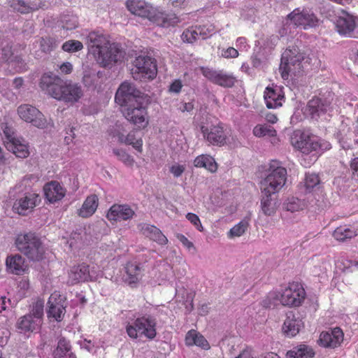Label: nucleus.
<instances>
[{
  "instance_id": "nucleus-3",
  "label": "nucleus",
  "mask_w": 358,
  "mask_h": 358,
  "mask_svg": "<svg viewBox=\"0 0 358 358\" xmlns=\"http://www.w3.org/2000/svg\"><path fill=\"white\" fill-rule=\"evenodd\" d=\"M87 44L90 51L103 66L117 62L122 56L117 45L111 44L107 36L99 31H91L87 37Z\"/></svg>"
},
{
  "instance_id": "nucleus-42",
  "label": "nucleus",
  "mask_w": 358,
  "mask_h": 358,
  "mask_svg": "<svg viewBox=\"0 0 358 358\" xmlns=\"http://www.w3.org/2000/svg\"><path fill=\"white\" fill-rule=\"evenodd\" d=\"M199 37L198 25L187 27L181 35L182 41L187 43H194Z\"/></svg>"
},
{
  "instance_id": "nucleus-62",
  "label": "nucleus",
  "mask_w": 358,
  "mask_h": 358,
  "mask_svg": "<svg viewBox=\"0 0 358 358\" xmlns=\"http://www.w3.org/2000/svg\"><path fill=\"white\" fill-rule=\"evenodd\" d=\"M350 169H351L353 177L358 178V157H355L351 160Z\"/></svg>"
},
{
  "instance_id": "nucleus-14",
  "label": "nucleus",
  "mask_w": 358,
  "mask_h": 358,
  "mask_svg": "<svg viewBox=\"0 0 358 358\" xmlns=\"http://www.w3.org/2000/svg\"><path fill=\"white\" fill-rule=\"evenodd\" d=\"M202 75L210 83L225 88L232 87L236 83V77L223 70H216L208 66L200 68Z\"/></svg>"
},
{
  "instance_id": "nucleus-61",
  "label": "nucleus",
  "mask_w": 358,
  "mask_h": 358,
  "mask_svg": "<svg viewBox=\"0 0 358 358\" xmlns=\"http://www.w3.org/2000/svg\"><path fill=\"white\" fill-rule=\"evenodd\" d=\"M59 69L62 73L69 74L73 71V65L70 62H64L59 66Z\"/></svg>"
},
{
  "instance_id": "nucleus-40",
  "label": "nucleus",
  "mask_w": 358,
  "mask_h": 358,
  "mask_svg": "<svg viewBox=\"0 0 358 358\" xmlns=\"http://www.w3.org/2000/svg\"><path fill=\"white\" fill-rule=\"evenodd\" d=\"M304 187L306 193H310L320 187V179L315 173H307L304 179Z\"/></svg>"
},
{
  "instance_id": "nucleus-55",
  "label": "nucleus",
  "mask_w": 358,
  "mask_h": 358,
  "mask_svg": "<svg viewBox=\"0 0 358 358\" xmlns=\"http://www.w3.org/2000/svg\"><path fill=\"white\" fill-rule=\"evenodd\" d=\"M186 218L196 228L197 230L199 231H203V227L197 215L192 213H188L186 215Z\"/></svg>"
},
{
  "instance_id": "nucleus-39",
  "label": "nucleus",
  "mask_w": 358,
  "mask_h": 358,
  "mask_svg": "<svg viewBox=\"0 0 358 358\" xmlns=\"http://www.w3.org/2000/svg\"><path fill=\"white\" fill-rule=\"evenodd\" d=\"M357 235V231L347 225H341L336 227L332 234L333 237L339 242L347 241Z\"/></svg>"
},
{
  "instance_id": "nucleus-64",
  "label": "nucleus",
  "mask_w": 358,
  "mask_h": 358,
  "mask_svg": "<svg viewBox=\"0 0 358 358\" xmlns=\"http://www.w3.org/2000/svg\"><path fill=\"white\" fill-rule=\"evenodd\" d=\"M24 83V80L22 78H16L13 80V84L15 89L20 88Z\"/></svg>"
},
{
  "instance_id": "nucleus-10",
  "label": "nucleus",
  "mask_w": 358,
  "mask_h": 358,
  "mask_svg": "<svg viewBox=\"0 0 358 358\" xmlns=\"http://www.w3.org/2000/svg\"><path fill=\"white\" fill-rule=\"evenodd\" d=\"M303 59V57L299 52L298 48L295 47L287 48L282 54L279 68L282 78L287 80L291 71L300 69Z\"/></svg>"
},
{
  "instance_id": "nucleus-36",
  "label": "nucleus",
  "mask_w": 358,
  "mask_h": 358,
  "mask_svg": "<svg viewBox=\"0 0 358 358\" xmlns=\"http://www.w3.org/2000/svg\"><path fill=\"white\" fill-rule=\"evenodd\" d=\"M315 351L311 346L301 344L286 353V358H312L315 356Z\"/></svg>"
},
{
  "instance_id": "nucleus-34",
  "label": "nucleus",
  "mask_w": 358,
  "mask_h": 358,
  "mask_svg": "<svg viewBox=\"0 0 358 358\" xmlns=\"http://www.w3.org/2000/svg\"><path fill=\"white\" fill-rule=\"evenodd\" d=\"M6 147L8 150L12 151L17 157L24 159L29 155V145L21 137L11 142L10 144Z\"/></svg>"
},
{
  "instance_id": "nucleus-57",
  "label": "nucleus",
  "mask_w": 358,
  "mask_h": 358,
  "mask_svg": "<svg viewBox=\"0 0 358 358\" xmlns=\"http://www.w3.org/2000/svg\"><path fill=\"white\" fill-rule=\"evenodd\" d=\"M185 170L184 165L174 164L171 166L170 172L174 176V177H180Z\"/></svg>"
},
{
  "instance_id": "nucleus-30",
  "label": "nucleus",
  "mask_w": 358,
  "mask_h": 358,
  "mask_svg": "<svg viewBox=\"0 0 358 358\" xmlns=\"http://www.w3.org/2000/svg\"><path fill=\"white\" fill-rule=\"evenodd\" d=\"M99 206V198L96 194H90L85 199L82 206L78 210L77 214L83 218H88L96 211Z\"/></svg>"
},
{
  "instance_id": "nucleus-27",
  "label": "nucleus",
  "mask_w": 358,
  "mask_h": 358,
  "mask_svg": "<svg viewBox=\"0 0 358 358\" xmlns=\"http://www.w3.org/2000/svg\"><path fill=\"white\" fill-rule=\"evenodd\" d=\"M150 22L162 27L168 28L177 25L180 22V19L175 13H164L155 8Z\"/></svg>"
},
{
  "instance_id": "nucleus-11",
  "label": "nucleus",
  "mask_w": 358,
  "mask_h": 358,
  "mask_svg": "<svg viewBox=\"0 0 358 358\" xmlns=\"http://www.w3.org/2000/svg\"><path fill=\"white\" fill-rule=\"evenodd\" d=\"M115 102L121 106L138 103L144 101L143 94L134 84L129 82H123L116 92Z\"/></svg>"
},
{
  "instance_id": "nucleus-17",
  "label": "nucleus",
  "mask_w": 358,
  "mask_h": 358,
  "mask_svg": "<svg viewBox=\"0 0 358 358\" xmlns=\"http://www.w3.org/2000/svg\"><path fill=\"white\" fill-rule=\"evenodd\" d=\"M344 333L340 327L331 328L320 333L317 343L320 346L335 349L343 342Z\"/></svg>"
},
{
  "instance_id": "nucleus-58",
  "label": "nucleus",
  "mask_w": 358,
  "mask_h": 358,
  "mask_svg": "<svg viewBox=\"0 0 358 358\" xmlns=\"http://www.w3.org/2000/svg\"><path fill=\"white\" fill-rule=\"evenodd\" d=\"M177 239L183 245L184 247L190 250L194 248V244L192 242L188 240V238L182 234H176Z\"/></svg>"
},
{
  "instance_id": "nucleus-23",
  "label": "nucleus",
  "mask_w": 358,
  "mask_h": 358,
  "mask_svg": "<svg viewBox=\"0 0 358 358\" xmlns=\"http://www.w3.org/2000/svg\"><path fill=\"white\" fill-rule=\"evenodd\" d=\"M303 327L302 320L296 317L293 312H289L283 322L282 331L285 336L292 338L296 336Z\"/></svg>"
},
{
  "instance_id": "nucleus-13",
  "label": "nucleus",
  "mask_w": 358,
  "mask_h": 358,
  "mask_svg": "<svg viewBox=\"0 0 358 358\" xmlns=\"http://www.w3.org/2000/svg\"><path fill=\"white\" fill-rule=\"evenodd\" d=\"M19 117L26 122L39 129L48 127V121L44 115L36 107L29 104H22L17 108Z\"/></svg>"
},
{
  "instance_id": "nucleus-19",
  "label": "nucleus",
  "mask_w": 358,
  "mask_h": 358,
  "mask_svg": "<svg viewBox=\"0 0 358 358\" xmlns=\"http://www.w3.org/2000/svg\"><path fill=\"white\" fill-rule=\"evenodd\" d=\"M95 278L90 273V266L82 263L71 268L68 273L67 283L74 285L82 282L94 281Z\"/></svg>"
},
{
  "instance_id": "nucleus-37",
  "label": "nucleus",
  "mask_w": 358,
  "mask_h": 358,
  "mask_svg": "<svg viewBox=\"0 0 358 358\" xmlns=\"http://www.w3.org/2000/svg\"><path fill=\"white\" fill-rule=\"evenodd\" d=\"M355 27V22L350 16L346 17H340L337 20L336 28L338 31L342 35L352 37Z\"/></svg>"
},
{
  "instance_id": "nucleus-8",
  "label": "nucleus",
  "mask_w": 358,
  "mask_h": 358,
  "mask_svg": "<svg viewBox=\"0 0 358 358\" xmlns=\"http://www.w3.org/2000/svg\"><path fill=\"white\" fill-rule=\"evenodd\" d=\"M287 175L285 168L280 166L274 168V166L271 165L268 174L261 182L262 194L273 195L278 193L285 185Z\"/></svg>"
},
{
  "instance_id": "nucleus-63",
  "label": "nucleus",
  "mask_w": 358,
  "mask_h": 358,
  "mask_svg": "<svg viewBox=\"0 0 358 358\" xmlns=\"http://www.w3.org/2000/svg\"><path fill=\"white\" fill-rule=\"evenodd\" d=\"M259 358H280V357L273 352H268L259 355Z\"/></svg>"
},
{
  "instance_id": "nucleus-5",
  "label": "nucleus",
  "mask_w": 358,
  "mask_h": 358,
  "mask_svg": "<svg viewBox=\"0 0 358 358\" xmlns=\"http://www.w3.org/2000/svg\"><path fill=\"white\" fill-rule=\"evenodd\" d=\"M17 250L29 260L38 262L43 259L45 247L41 238L32 231L17 234L15 238Z\"/></svg>"
},
{
  "instance_id": "nucleus-28",
  "label": "nucleus",
  "mask_w": 358,
  "mask_h": 358,
  "mask_svg": "<svg viewBox=\"0 0 358 358\" xmlns=\"http://www.w3.org/2000/svg\"><path fill=\"white\" fill-rule=\"evenodd\" d=\"M334 136L344 150H348L351 148V127L348 122L344 120L342 121Z\"/></svg>"
},
{
  "instance_id": "nucleus-53",
  "label": "nucleus",
  "mask_w": 358,
  "mask_h": 358,
  "mask_svg": "<svg viewBox=\"0 0 358 358\" xmlns=\"http://www.w3.org/2000/svg\"><path fill=\"white\" fill-rule=\"evenodd\" d=\"M11 7L21 13H28L31 10L23 0H12Z\"/></svg>"
},
{
  "instance_id": "nucleus-49",
  "label": "nucleus",
  "mask_w": 358,
  "mask_h": 358,
  "mask_svg": "<svg viewBox=\"0 0 358 358\" xmlns=\"http://www.w3.org/2000/svg\"><path fill=\"white\" fill-rule=\"evenodd\" d=\"M113 154L121 161L124 164L128 166H132L134 164V159L132 156L129 155L125 150L122 149H113Z\"/></svg>"
},
{
  "instance_id": "nucleus-46",
  "label": "nucleus",
  "mask_w": 358,
  "mask_h": 358,
  "mask_svg": "<svg viewBox=\"0 0 358 358\" xmlns=\"http://www.w3.org/2000/svg\"><path fill=\"white\" fill-rule=\"evenodd\" d=\"M38 43L41 50L44 53H50L57 47V41L51 37H41Z\"/></svg>"
},
{
  "instance_id": "nucleus-18",
  "label": "nucleus",
  "mask_w": 358,
  "mask_h": 358,
  "mask_svg": "<svg viewBox=\"0 0 358 358\" xmlns=\"http://www.w3.org/2000/svg\"><path fill=\"white\" fill-rule=\"evenodd\" d=\"M287 17L294 25L304 29L315 27L318 22L317 17L313 13L304 10L299 11V9H295L288 15Z\"/></svg>"
},
{
  "instance_id": "nucleus-9",
  "label": "nucleus",
  "mask_w": 358,
  "mask_h": 358,
  "mask_svg": "<svg viewBox=\"0 0 358 358\" xmlns=\"http://www.w3.org/2000/svg\"><path fill=\"white\" fill-rule=\"evenodd\" d=\"M144 101L134 103L125 106L122 113L124 117L138 129L145 128L149 122L146 107Z\"/></svg>"
},
{
  "instance_id": "nucleus-7",
  "label": "nucleus",
  "mask_w": 358,
  "mask_h": 358,
  "mask_svg": "<svg viewBox=\"0 0 358 358\" xmlns=\"http://www.w3.org/2000/svg\"><path fill=\"white\" fill-rule=\"evenodd\" d=\"M133 66L131 74L136 80H153L157 74V61L150 56L141 55L136 57Z\"/></svg>"
},
{
  "instance_id": "nucleus-1",
  "label": "nucleus",
  "mask_w": 358,
  "mask_h": 358,
  "mask_svg": "<svg viewBox=\"0 0 358 358\" xmlns=\"http://www.w3.org/2000/svg\"><path fill=\"white\" fill-rule=\"evenodd\" d=\"M39 87L52 97L68 103H76L83 96L80 85L64 82L60 77L52 73H45L41 76Z\"/></svg>"
},
{
  "instance_id": "nucleus-24",
  "label": "nucleus",
  "mask_w": 358,
  "mask_h": 358,
  "mask_svg": "<svg viewBox=\"0 0 358 358\" xmlns=\"http://www.w3.org/2000/svg\"><path fill=\"white\" fill-rule=\"evenodd\" d=\"M6 266L10 273L17 275H24L29 270L25 259L19 254L8 255L6 259Z\"/></svg>"
},
{
  "instance_id": "nucleus-6",
  "label": "nucleus",
  "mask_w": 358,
  "mask_h": 358,
  "mask_svg": "<svg viewBox=\"0 0 358 358\" xmlns=\"http://www.w3.org/2000/svg\"><path fill=\"white\" fill-rule=\"evenodd\" d=\"M126 332L131 339L144 336L148 340H153L157 336L156 319L150 315L138 317L132 324L126 326Z\"/></svg>"
},
{
  "instance_id": "nucleus-20",
  "label": "nucleus",
  "mask_w": 358,
  "mask_h": 358,
  "mask_svg": "<svg viewBox=\"0 0 358 358\" xmlns=\"http://www.w3.org/2000/svg\"><path fill=\"white\" fill-rule=\"evenodd\" d=\"M124 281L131 287H136L144 275V268L141 263L128 262L124 267Z\"/></svg>"
},
{
  "instance_id": "nucleus-47",
  "label": "nucleus",
  "mask_w": 358,
  "mask_h": 358,
  "mask_svg": "<svg viewBox=\"0 0 358 358\" xmlns=\"http://www.w3.org/2000/svg\"><path fill=\"white\" fill-rule=\"evenodd\" d=\"M43 308H44V300L41 299H37L33 302L30 313H29L35 318L38 317L41 322H43Z\"/></svg>"
},
{
  "instance_id": "nucleus-50",
  "label": "nucleus",
  "mask_w": 358,
  "mask_h": 358,
  "mask_svg": "<svg viewBox=\"0 0 358 358\" xmlns=\"http://www.w3.org/2000/svg\"><path fill=\"white\" fill-rule=\"evenodd\" d=\"M199 35L202 39L210 38L215 34V27L211 23L198 25Z\"/></svg>"
},
{
  "instance_id": "nucleus-4",
  "label": "nucleus",
  "mask_w": 358,
  "mask_h": 358,
  "mask_svg": "<svg viewBox=\"0 0 358 358\" xmlns=\"http://www.w3.org/2000/svg\"><path fill=\"white\" fill-rule=\"evenodd\" d=\"M290 142L295 149L304 155H309L320 150H327L331 148L329 142L308 131L301 129L294 131L290 138Z\"/></svg>"
},
{
  "instance_id": "nucleus-31",
  "label": "nucleus",
  "mask_w": 358,
  "mask_h": 358,
  "mask_svg": "<svg viewBox=\"0 0 358 358\" xmlns=\"http://www.w3.org/2000/svg\"><path fill=\"white\" fill-rule=\"evenodd\" d=\"M42 322L29 314L21 317L17 323V328L24 332H33L40 329Z\"/></svg>"
},
{
  "instance_id": "nucleus-26",
  "label": "nucleus",
  "mask_w": 358,
  "mask_h": 358,
  "mask_svg": "<svg viewBox=\"0 0 358 358\" xmlns=\"http://www.w3.org/2000/svg\"><path fill=\"white\" fill-rule=\"evenodd\" d=\"M264 98L268 108H276L282 106V103L285 101L284 93L277 86L266 87L264 90Z\"/></svg>"
},
{
  "instance_id": "nucleus-29",
  "label": "nucleus",
  "mask_w": 358,
  "mask_h": 358,
  "mask_svg": "<svg viewBox=\"0 0 358 358\" xmlns=\"http://www.w3.org/2000/svg\"><path fill=\"white\" fill-rule=\"evenodd\" d=\"M117 138L118 142L127 145H131L136 150L141 153L143 152V140L141 137H137L134 130L131 131L127 136L117 131L114 135Z\"/></svg>"
},
{
  "instance_id": "nucleus-59",
  "label": "nucleus",
  "mask_w": 358,
  "mask_h": 358,
  "mask_svg": "<svg viewBox=\"0 0 358 358\" xmlns=\"http://www.w3.org/2000/svg\"><path fill=\"white\" fill-rule=\"evenodd\" d=\"M182 87V84L180 80H175L169 87V91L174 93H179Z\"/></svg>"
},
{
  "instance_id": "nucleus-52",
  "label": "nucleus",
  "mask_w": 358,
  "mask_h": 358,
  "mask_svg": "<svg viewBox=\"0 0 358 358\" xmlns=\"http://www.w3.org/2000/svg\"><path fill=\"white\" fill-rule=\"evenodd\" d=\"M83 48V43L77 40H69L62 45V50L67 52H78Z\"/></svg>"
},
{
  "instance_id": "nucleus-33",
  "label": "nucleus",
  "mask_w": 358,
  "mask_h": 358,
  "mask_svg": "<svg viewBox=\"0 0 358 358\" xmlns=\"http://www.w3.org/2000/svg\"><path fill=\"white\" fill-rule=\"evenodd\" d=\"M185 344L188 346L196 345L203 350H208L210 348L205 337L194 329H191L187 333Z\"/></svg>"
},
{
  "instance_id": "nucleus-35",
  "label": "nucleus",
  "mask_w": 358,
  "mask_h": 358,
  "mask_svg": "<svg viewBox=\"0 0 358 358\" xmlns=\"http://www.w3.org/2000/svg\"><path fill=\"white\" fill-rule=\"evenodd\" d=\"M194 165L196 168H204L211 173L217 170V164L215 159L209 155H200L194 160Z\"/></svg>"
},
{
  "instance_id": "nucleus-38",
  "label": "nucleus",
  "mask_w": 358,
  "mask_h": 358,
  "mask_svg": "<svg viewBox=\"0 0 358 358\" xmlns=\"http://www.w3.org/2000/svg\"><path fill=\"white\" fill-rule=\"evenodd\" d=\"M59 295L56 293L51 294L48 300L49 310L48 316L54 317L57 321H60L62 319L64 312V306L59 303H55L57 296Z\"/></svg>"
},
{
  "instance_id": "nucleus-12",
  "label": "nucleus",
  "mask_w": 358,
  "mask_h": 358,
  "mask_svg": "<svg viewBox=\"0 0 358 358\" xmlns=\"http://www.w3.org/2000/svg\"><path fill=\"white\" fill-rule=\"evenodd\" d=\"M41 199L38 194L29 192L15 199L13 205V211L19 215L27 216L39 205Z\"/></svg>"
},
{
  "instance_id": "nucleus-15",
  "label": "nucleus",
  "mask_w": 358,
  "mask_h": 358,
  "mask_svg": "<svg viewBox=\"0 0 358 358\" xmlns=\"http://www.w3.org/2000/svg\"><path fill=\"white\" fill-rule=\"evenodd\" d=\"M204 138L210 144L215 146H223L228 139V132L224 129V124L219 122L210 127L203 126L201 128Z\"/></svg>"
},
{
  "instance_id": "nucleus-41",
  "label": "nucleus",
  "mask_w": 358,
  "mask_h": 358,
  "mask_svg": "<svg viewBox=\"0 0 358 358\" xmlns=\"http://www.w3.org/2000/svg\"><path fill=\"white\" fill-rule=\"evenodd\" d=\"M1 129L3 134V140L5 146H7L10 144L11 142L19 138L16 135L15 129L6 122H2L1 124Z\"/></svg>"
},
{
  "instance_id": "nucleus-32",
  "label": "nucleus",
  "mask_w": 358,
  "mask_h": 358,
  "mask_svg": "<svg viewBox=\"0 0 358 358\" xmlns=\"http://www.w3.org/2000/svg\"><path fill=\"white\" fill-rule=\"evenodd\" d=\"M143 234L159 245H164L168 243L166 236L162 231L154 225L145 224L141 227Z\"/></svg>"
},
{
  "instance_id": "nucleus-21",
  "label": "nucleus",
  "mask_w": 358,
  "mask_h": 358,
  "mask_svg": "<svg viewBox=\"0 0 358 358\" xmlns=\"http://www.w3.org/2000/svg\"><path fill=\"white\" fill-rule=\"evenodd\" d=\"M134 210L128 204H113L108 210L106 218L110 222L127 221L133 218Z\"/></svg>"
},
{
  "instance_id": "nucleus-54",
  "label": "nucleus",
  "mask_w": 358,
  "mask_h": 358,
  "mask_svg": "<svg viewBox=\"0 0 358 358\" xmlns=\"http://www.w3.org/2000/svg\"><path fill=\"white\" fill-rule=\"evenodd\" d=\"M255 352L251 346L245 345L241 348L239 354L234 358H255Z\"/></svg>"
},
{
  "instance_id": "nucleus-48",
  "label": "nucleus",
  "mask_w": 358,
  "mask_h": 358,
  "mask_svg": "<svg viewBox=\"0 0 358 358\" xmlns=\"http://www.w3.org/2000/svg\"><path fill=\"white\" fill-rule=\"evenodd\" d=\"M249 224L246 220H241L234 227H233L228 233V237L233 238L242 236L248 229Z\"/></svg>"
},
{
  "instance_id": "nucleus-25",
  "label": "nucleus",
  "mask_w": 358,
  "mask_h": 358,
  "mask_svg": "<svg viewBox=\"0 0 358 358\" xmlns=\"http://www.w3.org/2000/svg\"><path fill=\"white\" fill-rule=\"evenodd\" d=\"M45 198L51 203L63 199L66 196V189L57 181L47 182L43 187Z\"/></svg>"
},
{
  "instance_id": "nucleus-2",
  "label": "nucleus",
  "mask_w": 358,
  "mask_h": 358,
  "mask_svg": "<svg viewBox=\"0 0 358 358\" xmlns=\"http://www.w3.org/2000/svg\"><path fill=\"white\" fill-rule=\"evenodd\" d=\"M306 298V292L301 282H291L280 291L270 292L262 301V306L271 308L278 304L289 308L302 306Z\"/></svg>"
},
{
  "instance_id": "nucleus-22",
  "label": "nucleus",
  "mask_w": 358,
  "mask_h": 358,
  "mask_svg": "<svg viewBox=\"0 0 358 358\" xmlns=\"http://www.w3.org/2000/svg\"><path fill=\"white\" fill-rule=\"evenodd\" d=\"M128 10L139 17L148 18L150 21L155 8L144 0H127L125 3Z\"/></svg>"
},
{
  "instance_id": "nucleus-51",
  "label": "nucleus",
  "mask_w": 358,
  "mask_h": 358,
  "mask_svg": "<svg viewBox=\"0 0 358 358\" xmlns=\"http://www.w3.org/2000/svg\"><path fill=\"white\" fill-rule=\"evenodd\" d=\"M71 350V345L69 341L64 338L59 340L57 347L55 351V355L62 357L66 355Z\"/></svg>"
},
{
  "instance_id": "nucleus-44",
  "label": "nucleus",
  "mask_w": 358,
  "mask_h": 358,
  "mask_svg": "<svg viewBox=\"0 0 358 358\" xmlns=\"http://www.w3.org/2000/svg\"><path fill=\"white\" fill-rule=\"evenodd\" d=\"M59 24L66 30L74 29L78 24V18L73 15H62L60 16Z\"/></svg>"
},
{
  "instance_id": "nucleus-43",
  "label": "nucleus",
  "mask_w": 358,
  "mask_h": 358,
  "mask_svg": "<svg viewBox=\"0 0 358 358\" xmlns=\"http://www.w3.org/2000/svg\"><path fill=\"white\" fill-rule=\"evenodd\" d=\"M271 196L272 195H268L267 194H263L261 200L262 210L266 215L268 216L273 215L276 209L275 203L273 202Z\"/></svg>"
},
{
  "instance_id": "nucleus-16",
  "label": "nucleus",
  "mask_w": 358,
  "mask_h": 358,
  "mask_svg": "<svg viewBox=\"0 0 358 358\" xmlns=\"http://www.w3.org/2000/svg\"><path fill=\"white\" fill-rule=\"evenodd\" d=\"M333 110L331 103L327 99L313 97L307 103L306 111L312 119L318 120L326 119V115Z\"/></svg>"
},
{
  "instance_id": "nucleus-45",
  "label": "nucleus",
  "mask_w": 358,
  "mask_h": 358,
  "mask_svg": "<svg viewBox=\"0 0 358 358\" xmlns=\"http://www.w3.org/2000/svg\"><path fill=\"white\" fill-rule=\"evenodd\" d=\"M253 134L257 137L265 136L273 137L276 136V131L272 126L268 124H257L253 129Z\"/></svg>"
},
{
  "instance_id": "nucleus-60",
  "label": "nucleus",
  "mask_w": 358,
  "mask_h": 358,
  "mask_svg": "<svg viewBox=\"0 0 358 358\" xmlns=\"http://www.w3.org/2000/svg\"><path fill=\"white\" fill-rule=\"evenodd\" d=\"M299 201V200L298 199L292 198V201H289L286 204L287 210L292 211V212L299 210L300 208L299 206L297 203Z\"/></svg>"
},
{
  "instance_id": "nucleus-56",
  "label": "nucleus",
  "mask_w": 358,
  "mask_h": 358,
  "mask_svg": "<svg viewBox=\"0 0 358 358\" xmlns=\"http://www.w3.org/2000/svg\"><path fill=\"white\" fill-rule=\"evenodd\" d=\"M238 55L239 53L238 50L233 47H229L225 50H222V56L227 59L236 58Z\"/></svg>"
}]
</instances>
